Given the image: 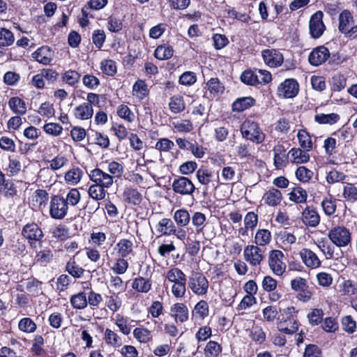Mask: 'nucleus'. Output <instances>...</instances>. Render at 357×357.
Wrapping results in <instances>:
<instances>
[{
    "label": "nucleus",
    "mask_w": 357,
    "mask_h": 357,
    "mask_svg": "<svg viewBox=\"0 0 357 357\" xmlns=\"http://www.w3.org/2000/svg\"><path fill=\"white\" fill-rule=\"evenodd\" d=\"M243 137L257 144L261 143L265 139V135L258 125L250 121L244 122L241 128Z\"/></svg>",
    "instance_id": "1"
},
{
    "label": "nucleus",
    "mask_w": 357,
    "mask_h": 357,
    "mask_svg": "<svg viewBox=\"0 0 357 357\" xmlns=\"http://www.w3.org/2000/svg\"><path fill=\"white\" fill-rule=\"evenodd\" d=\"M328 238L337 247H345L351 242V234L344 227H336L328 232Z\"/></svg>",
    "instance_id": "2"
},
{
    "label": "nucleus",
    "mask_w": 357,
    "mask_h": 357,
    "mask_svg": "<svg viewBox=\"0 0 357 357\" xmlns=\"http://www.w3.org/2000/svg\"><path fill=\"white\" fill-rule=\"evenodd\" d=\"M284 255L278 250H271L268 257V265L272 272L278 276L282 275L286 270V264L283 261Z\"/></svg>",
    "instance_id": "3"
},
{
    "label": "nucleus",
    "mask_w": 357,
    "mask_h": 357,
    "mask_svg": "<svg viewBox=\"0 0 357 357\" xmlns=\"http://www.w3.org/2000/svg\"><path fill=\"white\" fill-rule=\"evenodd\" d=\"M68 205L63 197L54 196L52 198L50 206V213L52 218L63 219L68 213Z\"/></svg>",
    "instance_id": "4"
},
{
    "label": "nucleus",
    "mask_w": 357,
    "mask_h": 357,
    "mask_svg": "<svg viewBox=\"0 0 357 357\" xmlns=\"http://www.w3.org/2000/svg\"><path fill=\"white\" fill-rule=\"evenodd\" d=\"M188 287L197 295H204L208 289V282L205 276L197 273L189 278Z\"/></svg>",
    "instance_id": "5"
},
{
    "label": "nucleus",
    "mask_w": 357,
    "mask_h": 357,
    "mask_svg": "<svg viewBox=\"0 0 357 357\" xmlns=\"http://www.w3.org/2000/svg\"><path fill=\"white\" fill-rule=\"evenodd\" d=\"M173 190L181 195H192L195 187L192 182L187 177L180 176L174 180L172 185Z\"/></svg>",
    "instance_id": "6"
},
{
    "label": "nucleus",
    "mask_w": 357,
    "mask_h": 357,
    "mask_svg": "<svg viewBox=\"0 0 357 357\" xmlns=\"http://www.w3.org/2000/svg\"><path fill=\"white\" fill-rule=\"evenodd\" d=\"M323 13L321 11H317L312 15L309 29L311 36L314 38H320L325 30V25L323 22Z\"/></svg>",
    "instance_id": "7"
},
{
    "label": "nucleus",
    "mask_w": 357,
    "mask_h": 357,
    "mask_svg": "<svg viewBox=\"0 0 357 357\" xmlns=\"http://www.w3.org/2000/svg\"><path fill=\"white\" fill-rule=\"evenodd\" d=\"M89 176L93 182L105 188H110L114 183L113 176L100 169L91 170Z\"/></svg>",
    "instance_id": "8"
},
{
    "label": "nucleus",
    "mask_w": 357,
    "mask_h": 357,
    "mask_svg": "<svg viewBox=\"0 0 357 357\" xmlns=\"http://www.w3.org/2000/svg\"><path fill=\"white\" fill-rule=\"evenodd\" d=\"M245 259L251 266H259L263 261L264 257L261 250L255 245H247L243 250Z\"/></svg>",
    "instance_id": "9"
},
{
    "label": "nucleus",
    "mask_w": 357,
    "mask_h": 357,
    "mask_svg": "<svg viewBox=\"0 0 357 357\" xmlns=\"http://www.w3.org/2000/svg\"><path fill=\"white\" fill-rule=\"evenodd\" d=\"M298 92V84L294 79H286L278 87L280 96L291 98L297 95Z\"/></svg>",
    "instance_id": "10"
},
{
    "label": "nucleus",
    "mask_w": 357,
    "mask_h": 357,
    "mask_svg": "<svg viewBox=\"0 0 357 357\" xmlns=\"http://www.w3.org/2000/svg\"><path fill=\"white\" fill-rule=\"evenodd\" d=\"M302 221L308 227H316L320 222V216L313 206H307L302 213Z\"/></svg>",
    "instance_id": "11"
},
{
    "label": "nucleus",
    "mask_w": 357,
    "mask_h": 357,
    "mask_svg": "<svg viewBox=\"0 0 357 357\" xmlns=\"http://www.w3.org/2000/svg\"><path fill=\"white\" fill-rule=\"evenodd\" d=\"M329 56V50L324 46H320L310 54L308 60L312 65L317 66L324 63Z\"/></svg>",
    "instance_id": "12"
},
{
    "label": "nucleus",
    "mask_w": 357,
    "mask_h": 357,
    "mask_svg": "<svg viewBox=\"0 0 357 357\" xmlns=\"http://www.w3.org/2000/svg\"><path fill=\"white\" fill-rule=\"evenodd\" d=\"M264 61L270 67H277L283 62L282 54L276 50H265L262 52Z\"/></svg>",
    "instance_id": "13"
},
{
    "label": "nucleus",
    "mask_w": 357,
    "mask_h": 357,
    "mask_svg": "<svg viewBox=\"0 0 357 357\" xmlns=\"http://www.w3.org/2000/svg\"><path fill=\"white\" fill-rule=\"evenodd\" d=\"M22 234L29 241L30 243H32L33 241H39L43 236L38 225L33 222L26 225Z\"/></svg>",
    "instance_id": "14"
},
{
    "label": "nucleus",
    "mask_w": 357,
    "mask_h": 357,
    "mask_svg": "<svg viewBox=\"0 0 357 357\" xmlns=\"http://www.w3.org/2000/svg\"><path fill=\"white\" fill-rule=\"evenodd\" d=\"M300 257L305 265L310 268H317L321 266V261L311 250L303 248L300 251Z\"/></svg>",
    "instance_id": "15"
},
{
    "label": "nucleus",
    "mask_w": 357,
    "mask_h": 357,
    "mask_svg": "<svg viewBox=\"0 0 357 357\" xmlns=\"http://www.w3.org/2000/svg\"><path fill=\"white\" fill-rule=\"evenodd\" d=\"M278 328L280 331L286 334H293L297 332L298 329L297 319H284V317H282L280 321L278 322Z\"/></svg>",
    "instance_id": "16"
},
{
    "label": "nucleus",
    "mask_w": 357,
    "mask_h": 357,
    "mask_svg": "<svg viewBox=\"0 0 357 357\" xmlns=\"http://www.w3.org/2000/svg\"><path fill=\"white\" fill-rule=\"evenodd\" d=\"M171 315L176 322L183 323L188 319V310L183 303H176L171 307Z\"/></svg>",
    "instance_id": "17"
},
{
    "label": "nucleus",
    "mask_w": 357,
    "mask_h": 357,
    "mask_svg": "<svg viewBox=\"0 0 357 357\" xmlns=\"http://www.w3.org/2000/svg\"><path fill=\"white\" fill-rule=\"evenodd\" d=\"M354 19L351 13L344 10L339 16V30L344 35L349 28L353 25Z\"/></svg>",
    "instance_id": "18"
},
{
    "label": "nucleus",
    "mask_w": 357,
    "mask_h": 357,
    "mask_svg": "<svg viewBox=\"0 0 357 357\" xmlns=\"http://www.w3.org/2000/svg\"><path fill=\"white\" fill-rule=\"evenodd\" d=\"M342 197L347 202H354L357 200V188L351 183H342Z\"/></svg>",
    "instance_id": "19"
},
{
    "label": "nucleus",
    "mask_w": 357,
    "mask_h": 357,
    "mask_svg": "<svg viewBox=\"0 0 357 357\" xmlns=\"http://www.w3.org/2000/svg\"><path fill=\"white\" fill-rule=\"evenodd\" d=\"M93 109L91 104L83 103L75 109V116L82 120H87L92 117Z\"/></svg>",
    "instance_id": "20"
},
{
    "label": "nucleus",
    "mask_w": 357,
    "mask_h": 357,
    "mask_svg": "<svg viewBox=\"0 0 357 357\" xmlns=\"http://www.w3.org/2000/svg\"><path fill=\"white\" fill-rule=\"evenodd\" d=\"M33 57L39 63L47 65L52 60V52L47 47H42L33 54Z\"/></svg>",
    "instance_id": "21"
},
{
    "label": "nucleus",
    "mask_w": 357,
    "mask_h": 357,
    "mask_svg": "<svg viewBox=\"0 0 357 357\" xmlns=\"http://www.w3.org/2000/svg\"><path fill=\"white\" fill-rule=\"evenodd\" d=\"M282 199V196L281 192L275 188L269 190L264 196L266 204L272 206L278 205Z\"/></svg>",
    "instance_id": "22"
},
{
    "label": "nucleus",
    "mask_w": 357,
    "mask_h": 357,
    "mask_svg": "<svg viewBox=\"0 0 357 357\" xmlns=\"http://www.w3.org/2000/svg\"><path fill=\"white\" fill-rule=\"evenodd\" d=\"M8 106L10 109L17 114L23 115L26 112L25 102L19 97H13L8 101Z\"/></svg>",
    "instance_id": "23"
},
{
    "label": "nucleus",
    "mask_w": 357,
    "mask_h": 357,
    "mask_svg": "<svg viewBox=\"0 0 357 357\" xmlns=\"http://www.w3.org/2000/svg\"><path fill=\"white\" fill-rule=\"evenodd\" d=\"M151 281L143 277H139L133 280L132 287L133 289L141 293H147L151 289Z\"/></svg>",
    "instance_id": "24"
},
{
    "label": "nucleus",
    "mask_w": 357,
    "mask_h": 357,
    "mask_svg": "<svg viewBox=\"0 0 357 357\" xmlns=\"http://www.w3.org/2000/svg\"><path fill=\"white\" fill-rule=\"evenodd\" d=\"M175 225L169 218H162L156 225V229L161 235H171Z\"/></svg>",
    "instance_id": "25"
},
{
    "label": "nucleus",
    "mask_w": 357,
    "mask_h": 357,
    "mask_svg": "<svg viewBox=\"0 0 357 357\" xmlns=\"http://www.w3.org/2000/svg\"><path fill=\"white\" fill-rule=\"evenodd\" d=\"M291 157V161L294 163L302 164L306 163L310 160V155L307 151H303L301 149H292L289 153Z\"/></svg>",
    "instance_id": "26"
},
{
    "label": "nucleus",
    "mask_w": 357,
    "mask_h": 357,
    "mask_svg": "<svg viewBox=\"0 0 357 357\" xmlns=\"http://www.w3.org/2000/svg\"><path fill=\"white\" fill-rule=\"evenodd\" d=\"M133 243L128 239H121L116 244L118 253L122 257H127L132 252Z\"/></svg>",
    "instance_id": "27"
},
{
    "label": "nucleus",
    "mask_w": 357,
    "mask_h": 357,
    "mask_svg": "<svg viewBox=\"0 0 357 357\" xmlns=\"http://www.w3.org/2000/svg\"><path fill=\"white\" fill-rule=\"evenodd\" d=\"M289 195V199L297 204L305 203L307 197V192L301 187L294 188Z\"/></svg>",
    "instance_id": "28"
},
{
    "label": "nucleus",
    "mask_w": 357,
    "mask_h": 357,
    "mask_svg": "<svg viewBox=\"0 0 357 357\" xmlns=\"http://www.w3.org/2000/svg\"><path fill=\"white\" fill-rule=\"evenodd\" d=\"M167 279L173 284L183 282L186 280V277L184 273L178 268H172L167 272Z\"/></svg>",
    "instance_id": "29"
},
{
    "label": "nucleus",
    "mask_w": 357,
    "mask_h": 357,
    "mask_svg": "<svg viewBox=\"0 0 357 357\" xmlns=\"http://www.w3.org/2000/svg\"><path fill=\"white\" fill-rule=\"evenodd\" d=\"M255 103V100L251 97H243L237 99L232 105L233 110L237 112H242Z\"/></svg>",
    "instance_id": "30"
},
{
    "label": "nucleus",
    "mask_w": 357,
    "mask_h": 357,
    "mask_svg": "<svg viewBox=\"0 0 357 357\" xmlns=\"http://www.w3.org/2000/svg\"><path fill=\"white\" fill-rule=\"evenodd\" d=\"M104 187L97 184L91 185L88 190L89 197L95 201H99L105 199L106 191Z\"/></svg>",
    "instance_id": "31"
},
{
    "label": "nucleus",
    "mask_w": 357,
    "mask_h": 357,
    "mask_svg": "<svg viewBox=\"0 0 357 357\" xmlns=\"http://www.w3.org/2000/svg\"><path fill=\"white\" fill-rule=\"evenodd\" d=\"M174 220L178 226L185 227L190 222V213L185 209L177 210L174 214Z\"/></svg>",
    "instance_id": "32"
},
{
    "label": "nucleus",
    "mask_w": 357,
    "mask_h": 357,
    "mask_svg": "<svg viewBox=\"0 0 357 357\" xmlns=\"http://www.w3.org/2000/svg\"><path fill=\"white\" fill-rule=\"evenodd\" d=\"M82 174L83 172L80 169L73 168L66 173L65 180L69 184L76 185L80 181Z\"/></svg>",
    "instance_id": "33"
},
{
    "label": "nucleus",
    "mask_w": 357,
    "mask_h": 357,
    "mask_svg": "<svg viewBox=\"0 0 357 357\" xmlns=\"http://www.w3.org/2000/svg\"><path fill=\"white\" fill-rule=\"evenodd\" d=\"M174 50L172 47L160 45L155 50L154 55L159 60H166L173 56Z\"/></svg>",
    "instance_id": "34"
},
{
    "label": "nucleus",
    "mask_w": 357,
    "mask_h": 357,
    "mask_svg": "<svg viewBox=\"0 0 357 357\" xmlns=\"http://www.w3.org/2000/svg\"><path fill=\"white\" fill-rule=\"evenodd\" d=\"M241 81L248 85H257L259 84V77L256 73V69L254 70H245L241 75Z\"/></svg>",
    "instance_id": "35"
},
{
    "label": "nucleus",
    "mask_w": 357,
    "mask_h": 357,
    "mask_svg": "<svg viewBox=\"0 0 357 357\" xmlns=\"http://www.w3.org/2000/svg\"><path fill=\"white\" fill-rule=\"evenodd\" d=\"M15 41L13 33L6 28L0 27V47H8Z\"/></svg>",
    "instance_id": "36"
},
{
    "label": "nucleus",
    "mask_w": 357,
    "mask_h": 357,
    "mask_svg": "<svg viewBox=\"0 0 357 357\" xmlns=\"http://www.w3.org/2000/svg\"><path fill=\"white\" fill-rule=\"evenodd\" d=\"M271 234L267 229H259L255 237V243L258 245L264 246L268 244L271 241Z\"/></svg>",
    "instance_id": "37"
},
{
    "label": "nucleus",
    "mask_w": 357,
    "mask_h": 357,
    "mask_svg": "<svg viewBox=\"0 0 357 357\" xmlns=\"http://www.w3.org/2000/svg\"><path fill=\"white\" fill-rule=\"evenodd\" d=\"M70 303L74 308L84 309L87 305V298L84 293L81 292L73 295L70 298Z\"/></svg>",
    "instance_id": "38"
},
{
    "label": "nucleus",
    "mask_w": 357,
    "mask_h": 357,
    "mask_svg": "<svg viewBox=\"0 0 357 357\" xmlns=\"http://www.w3.org/2000/svg\"><path fill=\"white\" fill-rule=\"evenodd\" d=\"M321 251L326 255V259H339L342 257V252L340 250L335 249L334 246H331L323 243L321 246H319Z\"/></svg>",
    "instance_id": "39"
},
{
    "label": "nucleus",
    "mask_w": 357,
    "mask_h": 357,
    "mask_svg": "<svg viewBox=\"0 0 357 357\" xmlns=\"http://www.w3.org/2000/svg\"><path fill=\"white\" fill-rule=\"evenodd\" d=\"M221 351V346L214 341H209L204 349L206 357H217Z\"/></svg>",
    "instance_id": "40"
},
{
    "label": "nucleus",
    "mask_w": 357,
    "mask_h": 357,
    "mask_svg": "<svg viewBox=\"0 0 357 357\" xmlns=\"http://www.w3.org/2000/svg\"><path fill=\"white\" fill-rule=\"evenodd\" d=\"M169 106L171 111L174 113H179L185 109L184 101L180 96H175L171 98Z\"/></svg>",
    "instance_id": "41"
},
{
    "label": "nucleus",
    "mask_w": 357,
    "mask_h": 357,
    "mask_svg": "<svg viewBox=\"0 0 357 357\" xmlns=\"http://www.w3.org/2000/svg\"><path fill=\"white\" fill-rule=\"evenodd\" d=\"M105 342L114 347H120L122 344L121 338L114 331L107 328L105 331Z\"/></svg>",
    "instance_id": "42"
},
{
    "label": "nucleus",
    "mask_w": 357,
    "mask_h": 357,
    "mask_svg": "<svg viewBox=\"0 0 357 357\" xmlns=\"http://www.w3.org/2000/svg\"><path fill=\"white\" fill-rule=\"evenodd\" d=\"M133 96L139 99H143L148 93L147 86L145 82L141 79L137 81L132 88Z\"/></svg>",
    "instance_id": "43"
},
{
    "label": "nucleus",
    "mask_w": 357,
    "mask_h": 357,
    "mask_svg": "<svg viewBox=\"0 0 357 357\" xmlns=\"http://www.w3.org/2000/svg\"><path fill=\"white\" fill-rule=\"evenodd\" d=\"M324 314V311L321 309L314 308L307 314V317L312 326H317L321 323Z\"/></svg>",
    "instance_id": "44"
},
{
    "label": "nucleus",
    "mask_w": 357,
    "mask_h": 357,
    "mask_svg": "<svg viewBox=\"0 0 357 357\" xmlns=\"http://www.w3.org/2000/svg\"><path fill=\"white\" fill-rule=\"evenodd\" d=\"M196 176L199 182L204 185L209 184L213 177L211 172L205 168L199 169L197 171Z\"/></svg>",
    "instance_id": "45"
},
{
    "label": "nucleus",
    "mask_w": 357,
    "mask_h": 357,
    "mask_svg": "<svg viewBox=\"0 0 357 357\" xmlns=\"http://www.w3.org/2000/svg\"><path fill=\"white\" fill-rule=\"evenodd\" d=\"M340 119L338 114L331 113L328 114H320L315 116V121L319 123L333 124Z\"/></svg>",
    "instance_id": "46"
},
{
    "label": "nucleus",
    "mask_w": 357,
    "mask_h": 357,
    "mask_svg": "<svg viewBox=\"0 0 357 357\" xmlns=\"http://www.w3.org/2000/svg\"><path fill=\"white\" fill-rule=\"evenodd\" d=\"M298 139L301 146L303 149L310 150L312 147V143L310 135L304 130H299Z\"/></svg>",
    "instance_id": "47"
},
{
    "label": "nucleus",
    "mask_w": 357,
    "mask_h": 357,
    "mask_svg": "<svg viewBox=\"0 0 357 357\" xmlns=\"http://www.w3.org/2000/svg\"><path fill=\"white\" fill-rule=\"evenodd\" d=\"M66 271L74 278H80L83 275L84 270L79 267L74 260L69 261L66 266Z\"/></svg>",
    "instance_id": "48"
},
{
    "label": "nucleus",
    "mask_w": 357,
    "mask_h": 357,
    "mask_svg": "<svg viewBox=\"0 0 357 357\" xmlns=\"http://www.w3.org/2000/svg\"><path fill=\"white\" fill-rule=\"evenodd\" d=\"M101 70L109 76H113L116 73L115 62L112 59H105L100 63Z\"/></svg>",
    "instance_id": "49"
},
{
    "label": "nucleus",
    "mask_w": 357,
    "mask_h": 357,
    "mask_svg": "<svg viewBox=\"0 0 357 357\" xmlns=\"http://www.w3.org/2000/svg\"><path fill=\"white\" fill-rule=\"evenodd\" d=\"M134 337L140 342H148L151 339V332L146 328H137L133 331Z\"/></svg>",
    "instance_id": "50"
},
{
    "label": "nucleus",
    "mask_w": 357,
    "mask_h": 357,
    "mask_svg": "<svg viewBox=\"0 0 357 357\" xmlns=\"http://www.w3.org/2000/svg\"><path fill=\"white\" fill-rule=\"evenodd\" d=\"M206 221V216L204 213L200 212H195L192 217V222L196 227L197 233L202 231L204 222Z\"/></svg>",
    "instance_id": "51"
},
{
    "label": "nucleus",
    "mask_w": 357,
    "mask_h": 357,
    "mask_svg": "<svg viewBox=\"0 0 357 357\" xmlns=\"http://www.w3.org/2000/svg\"><path fill=\"white\" fill-rule=\"evenodd\" d=\"M20 331L26 333H33L36 329V324L30 318H23L19 322Z\"/></svg>",
    "instance_id": "52"
},
{
    "label": "nucleus",
    "mask_w": 357,
    "mask_h": 357,
    "mask_svg": "<svg viewBox=\"0 0 357 357\" xmlns=\"http://www.w3.org/2000/svg\"><path fill=\"white\" fill-rule=\"evenodd\" d=\"M208 91L214 96L222 93L223 86L220 83L218 78H211L206 84Z\"/></svg>",
    "instance_id": "53"
},
{
    "label": "nucleus",
    "mask_w": 357,
    "mask_h": 357,
    "mask_svg": "<svg viewBox=\"0 0 357 357\" xmlns=\"http://www.w3.org/2000/svg\"><path fill=\"white\" fill-rule=\"evenodd\" d=\"M80 76L75 70H68L63 74V79L68 84L73 86L79 81Z\"/></svg>",
    "instance_id": "54"
},
{
    "label": "nucleus",
    "mask_w": 357,
    "mask_h": 357,
    "mask_svg": "<svg viewBox=\"0 0 357 357\" xmlns=\"http://www.w3.org/2000/svg\"><path fill=\"white\" fill-rule=\"evenodd\" d=\"M333 89L334 91H340L345 88L347 79L341 74H336L333 77Z\"/></svg>",
    "instance_id": "55"
},
{
    "label": "nucleus",
    "mask_w": 357,
    "mask_h": 357,
    "mask_svg": "<svg viewBox=\"0 0 357 357\" xmlns=\"http://www.w3.org/2000/svg\"><path fill=\"white\" fill-rule=\"evenodd\" d=\"M43 130L46 133L56 137L60 135L63 128L59 123H48L44 125Z\"/></svg>",
    "instance_id": "56"
},
{
    "label": "nucleus",
    "mask_w": 357,
    "mask_h": 357,
    "mask_svg": "<svg viewBox=\"0 0 357 357\" xmlns=\"http://www.w3.org/2000/svg\"><path fill=\"white\" fill-rule=\"evenodd\" d=\"M128 201L132 204H139L142 200L141 194L135 189H128L124 192Z\"/></svg>",
    "instance_id": "57"
},
{
    "label": "nucleus",
    "mask_w": 357,
    "mask_h": 357,
    "mask_svg": "<svg viewBox=\"0 0 357 357\" xmlns=\"http://www.w3.org/2000/svg\"><path fill=\"white\" fill-rule=\"evenodd\" d=\"M313 175V172L305 167H299L296 171L297 178L302 182L308 181Z\"/></svg>",
    "instance_id": "58"
},
{
    "label": "nucleus",
    "mask_w": 357,
    "mask_h": 357,
    "mask_svg": "<svg viewBox=\"0 0 357 357\" xmlns=\"http://www.w3.org/2000/svg\"><path fill=\"white\" fill-rule=\"evenodd\" d=\"M81 195L79 192L76 188L71 189L67 194L66 199H65L67 205L71 206L77 205L80 201Z\"/></svg>",
    "instance_id": "59"
},
{
    "label": "nucleus",
    "mask_w": 357,
    "mask_h": 357,
    "mask_svg": "<svg viewBox=\"0 0 357 357\" xmlns=\"http://www.w3.org/2000/svg\"><path fill=\"white\" fill-rule=\"evenodd\" d=\"M186 280L183 282L173 284L172 286V293L176 298H183L186 291Z\"/></svg>",
    "instance_id": "60"
},
{
    "label": "nucleus",
    "mask_w": 357,
    "mask_h": 357,
    "mask_svg": "<svg viewBox=\"0 0 357 357\" xmlns=\"http://www.w3.org/2000/svg\"><path fill=\"white\" fill-rule=\"evenodd\" d=\"M342 324L343 329L349 333H353L356 328V321L349 315L342 317Z\"/></svg>",
    "instance_id": "61"
},
{
    "label": "nucleus",
    "mask_w": 357,
    "mask_h": 357,
    "mask_svg": "<svg viewBox=\"0 0 357 357\" xmlns=\"http://www.w3.org/2000/svg\"><path fill=\"white\" fill-rule=\"evenodd\" d=\"M346 177L342 172L333 169L327 174L326 181L328 183H334L344 180Z\"/></svg>",
    "instance_id": "62"
},
{
    "label": "nucleus",
    "mask_w": 357,
    "mask_h": 357,
    "mask_svg": "<svg viewBox=\"0 0 357 357\" xmlns=\"http://www.w3.org/2000/svg\"><path fill=\"white\" fill-rule=\"evenodd\" d=\"M38 113L44 117H52L54 114L53 104L49 102H45L41 104V105L38 108Z\"/></svg>",
    "instance_id": "63"
},
{
    "label": "nucleus",
    "mask_w": 357,
    "mask_h": 357,
    "mask_svg": "<svg viewBox=\"0 0 357 357\" xmlns=\"http://www.w3.org/2000/svg\"><path fill=\"white\" fill-rule=\"evenodd\" d=\"M303 357H322L321 349L316 345L309 344L305 348Z\"/></svg>",
    "instance_id": "64"
}]
</instances>
